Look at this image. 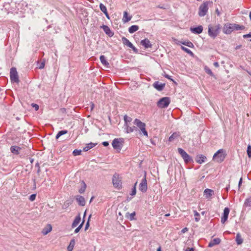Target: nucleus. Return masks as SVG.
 Returning <instances> with one entry per match:
<instances>
[{
  "label": "nucleus",
  "mask_w": 251,
  "mask_h": 251,
  "mask_svg": "<svg viewBox=\"0 0 251 251\" xmlns=\"http://www.w3.org/2000/svg\"><path fill=\"white\" fill-rule=\"evenodd\" d=\"M124 119L125 123V126L129 125V124L131 122L132 118L126 115L124 116Z\"/></svg>",
  "instance_id": "nucleus-31"
},
{
  "label": "nucleus",
  "mask_w": 251,
  "mask_h": 251,
  "mask_svg": "<svg viewBox=\"0 0 251 251\" xmlns=\"http://www.w3.org/2000/svg\"><path fill=\"white\" fill-rule=\"evenodd\" d=\"M190 31L195 34L201 33L203 31V26L202 25H199L196 27H191Z\"/></svg>",
  "instance_id": "nucleus-14"
},
{
  "label": "nucleus",
  "mask_w": 251,
  "mask_h": 251,
  "mask_svg": "<svg viewBox=\"0 0 251 251\" xmlns=\"http://www.w3.org/2000/svg\"><path fill=\"white\" fill-rule=\"evenodd\" d=\"M233 31H234L233 24L226 23L225 24L223 28V31L225 34H229Z\"/></svg>",
  "instance_id": "nucleus-8"
},
{
  "label": "nucleus",
  "mask_w": 251,
  "mask_h": 251,
  "mask_svg": "<svg viewBox=\"0 0 251 251\" xmlns=\"http://www.w3.org/2000/svg\"><path fill=\"white\" fill-rule=\"evenodd\" d=\"M181 49L184 50V51H185L186 52H187L188 54H189V55H190L191 56H194V53H193L192 51H191L189 49L183 47V46H181Z\"/></svg>",
  "instance_id": "nucleus-37"
},
{
  "label": "nucleus",
  "mask_w": 251,
  "mask_h": 251,
  "mask_svg": "<svg viewBox=\"0 0 251 251\" xmlns=\"http://www.w3.org/2000/svg\"><path fill=\"white\" fill-rule=\"evenodd\" d=\"M165 85V83H159L158 81H156L153 84V86L158 91L162 90Z\"/></svg>",
  "instance_id": "nucleus-15"
},
{
  "label": "nucleus",
  "mask_w": 251,
  "mask_h": 251,
  "mask_svg": "<svg viewBox=\"0 0 251 251\" xmlns=\"http://www.w3.org/2000/svg\"><path fill=\"white\" fill-rule=\"evenodd\" d=\"M161 251V248L160 247H159L157 250V251Z\"/></svg>",
  "instance_id": "nucleus-64"
},
{
  "label": "nucleus",
  "mask_w": 251,
  "mask_h": 251,
  "mask_svg": "<svg viewBox=\"0 0 251 251\" xmlns=\"http://www.w3.org/2000/svg\"><path fill=\"white\" fill-rule=\"evenodd\" d=\"M131 19V16H128V13L126 11L124 12V16L123 21L124 23L129 22Z\"/></svg>",
  "instance_id": "nucleus-24"
},
{
  "label": "nucleus",
  "mask_w": 251,
  "mask_h": 251,
  "mask_svg": "<svg viewBox=\"0 0 251 251\" xmlns=\"http://www.w3.org/2000/svg\"><path fill=\"white\" fill-rule=\"evenodd\" d=\"M199 15L200 16H204V3L201 4L200 7Z\"/></svg>",
  "instance_id": "nucleus-39"
},
{
  "label": "nucleus",
  "mask_w": 251,
  "mask_h": 251,
  "mask_svg": "<svg viewBox=\"0 0 251 251\" xmlns=\"http://www.w3.org/2000/svg\"><path fill=\"white\" fill-rule=\"evenodd\" d=\"M134 124L135 125L140 129L144 127H146V124L142 122L140 120L135 119L133 122Z\"/></svg>",
  "instance_id": "nucleus-16"
},
{
  "label": "nucleus",
  "mask_w": 251,
  "mask_h": 251,
  "mask_svg": "<svg viewBox=\"0 0 251 251\" xmlns=\"http://www.w3.org/2000/svg\"><path fill=\"white\" fill-rule=\"evenodd\" d=\"M221 241V239L219 238H214L209 242L208 246V247H212L215 245L219 244Z\"/></svg>",
  "instance_id": "nucleus-17"
},
{
  "label": "nucleus",
  "mask_w": 251,
  "mask_h": 251,
  "mask_svg": "<svg viewBox=\"0 0 251 251\" xmlns=\"http://www.w3.org/2000/svg\"><path fill=\"white\" fill-rule=\"evenodd\" d=\"M170 101V99L169 98L163 97L158 101L157 106L161 108H166L169 105Z\"/></svg>",
  "instance_id": "nucleus-4"
},
{
  "label": "nucleus",
  "mask_w": 251,
  "mask_h": 251,
  "mask_svg": "<svg viewBox=\"0 0 251 251\" xmlns=\"http://www.w3.org/2000/svg\"><path fill=\"white\" fill-rule=\"evenodd\" d=\"M214 194V191L213 190L210 189H205V199L210 200Z\"/></svg>",
  "instance_id": "nucleus-11"
},
{
  "label": "nucleus",
  "mask_w": 251,
  "mask_h": 251,
  "mask_svg": "<svg viewBox=\"0 0 251 251\" xmlns=\"http://www.w3.org/2000/svg\"><path fill=\"white\" fill-rule=\"evenodd\" d=\"M140 131L144 135L148 137V132L146 129V127H144L142 128H141Z\"/></svg>",
  "instance_id": "nucleus-44"
},
{
  "label": "nucleus",
  "mask_w": 251,
  "mask_h": 251,
  "mask_svg": "<svg viewBox=\"0 0 251 251\" xmlns=\"http://www.w3.org/2000/svg\"><path fill=\"white\" fill-rule=\"evenodd\" d=\"M100 60L101 63L104 66H107L109 65V63L106 61V58L104 55H101L100 56Z\"/></svg>",
  "instance_id": "nucleus-32"
},
{
  "label": "nucleus",
  "mask_w": 251,
  "mask_h": 251,
  "mask_svg": "<svg viewBox=\"0 0 251 251\" xmlns=\"http://www.w3.org/2000/svg\"><path fill=\"white\" fill-rule=\"evenodd\" d=\"M36 194H32L29 197V200L31 201H33L35 200V198H36Z\"/></svg>",
  "instance_id": "nucleus-51"
},
{
  "label": "nucleus",
  "mask_w": 251,
  "mask_h": 251,
  "mask_svg": "<svg viewBox=\"0 0 251 251\" xmlns=\"http://www.w3.org/2000/svg\"><path fill=\"white\" fill-rule=\"evenodd\" d=\"M96 145H97V144H94L93 143H90L89 144H87L86 147H85L83 148V151H87L88 150H89L90 149H91L93 148V147H94L95 146H96Z\"/></svg>",
  "instance_id": "nucleus-30"
},
{
  "label": "nucleus",
  "mask_w": 251,
  "mask_h": 251,
  "mask_svg": "<svg viewBox=\"0 0 251 251\" xmlns=\"http://www.w3.org/2000/svg\"><path fill=\"white\" fill-rule=\"evenodd\" d=\"M102 144L104 146V147H107L109 145V143L107 142V141H104L102 143Z\"/></svg>",
  "instance_id": "nucleus-56"
},
{
  "label": "nucleus",
  "mask_w": 251,
  "mask_h": 251,
  "mask_svg": "<svg viewBox=\"0 0 251 251\" xmlns=\"http://www.w3.org/2000/svg\"><path fill=\"white\" fill-rule=\"evenodd\" d=\"M136 215L135 212H133L132 213H129V212L126 213V217L129 219L130 221H132L134 220H135L136 218H135V216Z\"/></svg>",
  "instance_id": "nucleus-27"
},
{
  "label": "nucleus",
  "mask_w": 251,
  "mask_h": 251,
  "mask_svg": "<svg viewBox=\"0 0 251 251\" xmlns=\"http://www.w3.org/2000/svg\"><path fill=\"white\" fill-rule=\"evenodd\" d=\"M68 131L66 130L59 131L56 136V139H58L61 136L67 133Z\"/></svg>",
  "instance_id": "nucleus-38"
},
{
  "label": "nucleus",
  "mask_w": 251,
  "mask_h": 251,
  "mask_svg": "<svg viewBox=\"0 0 251 251\" xmlns=\"http://www.w3.org/2000/svg\"><path fill=\"white\" fill-rule=\"evenodd\" d=\"M233 30H243L245 28L244 26L243 25H239L233 24Z\"/></svg>",
  "instance_id": "nucleus-33"
},
{
  "label": "nucleus",
  "mask_w": 251,
  "mask_h": 251,
  "mask_svg": "<svg viewBox=\"0 0 251 251\" xmlns=\"http://www.w3.org/2000/svg\"><path fill=\"white\" fill-rule=\"evenodd\" d=\"M178 152L180 154L181 157L184 159V161L186 163H189L192 161V158L190 156L182 149L178 148Z\"/></svg>",
  "instance_id": "nucleus-7"
},
{
  "label": "nucleus",
  "mask_w": 251,
  "mask_h": 251,
  "mask_svg": "<svg viewBox=\"0 0 251 251\" xmlns=\"http://www.w3.org/2000/svg\"><path fill=\"white\" fill-rule=\"evenodd\" d=\"M229 213V209L228 207L225 208L223 215L221 218V223L224 224L227 220Z\"/></svg>",
  "instance_id": "nucleus-10"
},
{
  "label": "nucleus",
  "mask_w": 251,
  "mask_h": 251,
  "mask_svg": "<svg viewBox=\"0 0 251 251\" xmlns=\"http://www.w3.org/2000/svg\"><path fill=\"white\" fill-rule=\"evenodd\" d=\"M248 37H251V32H250L249 34H245V35H243V38H248Z\"/></svg>",
  "instance_id": "nucleus-53"
},
{
  "label": "nucleus",
  "mask_w": 251,
  "mask_h": 251,
  "mask_svg": "<svg viewBox=\"0 0 251 251\" xmlns=\"http://www.w3.org/2000/svg\"><path fill=\"white\" fill-rule=\"evenodd\" d=\"M236 241L238 245H241L243 243V239L239 233H237L236 235Z\"/></svg>",
  "instance_id": "nucleus-34"
},
{
  "label": "nucleus",
  "mask_w": 251,
  "mask_h": 251,
  "mask_svg": "<svg viewBox=\"0 0 251 251\" xmlns=\"http://www.w3.org/2000/svg\"><path fill=\"white\" fill-rule=\"evenodd\" d=\"M80 220H81V218H80V215H79L75 218V219L72 225V227L74 228V227H76L78 225V224L80 223Z\"/></svg>",
  "instance_id": "nucleus-21"
},
{
  "label": "nucleus",
  "mask_w": 251,
  "mask_h": 251,
  "mask_svg": "<svg viewBox=\"0 0 251 251\" xmlns=\"http://www.w3.org/2000/svg\"><path fill=\"white\" fill-rule=\"evenodd\" d=\"M139 29V26L136 25H133L129 27L128 32L130 33H133Z\"/></svg>",
  "instance_id": "nucleus-29"
},
{
  "label": "nucleus",
  "mask_w": 251,
  "mask_h": 251,
  "mask_svg": "<svg viewBox=\"0 0 251 251\" xmlns=\"http://www.w3.org/2000/svg\"><path fill=\"white\" fill-rule=\"evenodd\" d=\"M140 44L142 46L144 47L145 49L150 48L152 47V45L150 40L147 38L141 40Z\"/></svg>",
  "instance_id": "nucleus-13"
},
{
  "label": "nucleus",
  "mask_w": 251,
  "mask_h": 251,
  "mask_svg": "<svg viewBox=\"0 0 251 251\" xmlns=\"http://www.w3.org/2000/svg\"><path fill=\"white\" fill-rule=\"evenodd\" d=\"M52 230V227L50 225H48L47 226L44 228L42 230V233L44 235H47Z\"/></svg>",
  "instance_id": "nucleus-25"
},
{
  "label": "nucleus",
  "mask_w": 251,
  "mask_h": 251,
  "mask_svg": "<svg viewBox=\"0 0 251 251\" xmlns=\"http://www.w3.org/2000/svg\"><path fill=\"white\" fill-rule=\"evenodd\" d=\"M197 162L199 163H201L204 162V156L201 155V157H199V159L197 158Z\"/></svg>",
  "instance_id": "nucleus-48"
},
{
  "label": "nucleus",
  "mask_w": 251,
  "mask_h": 251,
  "mask_svg": "<svg viewBox=\"0 0 251 251\" xmlns=\"http://www.w3.org/2000/svg\"><path fill=\"white\" fill-rule=\"evenodd\" d=\"M137 182L135 183L134 186L133 188L132 189L131 192L130 193V195L131 196H134L136 195V185L137 184Z\"/></svg>",
  "instance_id": "nucleus-43"
},
{
  "label": "nucleus",
  "mask_w": 251,
  "mask_h": 251,
  "mask_svg": "<svg viewBox=\"0 0 251 251\" xmlns=\"http://www.w3.org/2000/svg\"><path fill=\"white\" fill-rule=\"evenodd\" d=\"M188 231V228L187 227H184V228H183L181 230V232L182 233H184Z\"/></svg>",
  "instance_id": "nucleus-54"
},
{
  "label": "nucleus",
  "mask_w": 251,
  "mask_h": 251,
  "mask_svg": "<svg viewBox=\"0 0 251 251\" xmlns=\"http://www.w3.org/2000/svg\"><path fill=\"white\" fill-rule=\"evenodd\" d=\"M32 105L33 107H34L35 109V110H38L39 109V106L37 104L32 103Z\"/></svg>",
  "instance_id": "nucleus-52"
},
{
  "label": "nucleus",
  "mask_w": 251,
  "mask_h": 251,
  "mask_svg": "<svg viewBox=\"0 0 251 251\" xmlns=\"http://www.w3.org/2000/svg\"><path fill=\"white\" fill-rule=\"evenodd\" d=\"M91 216V215H90L89 216V218H88V221L87 222L86 224V225H85V230H86L88 227H89V226H90V224H89V220H90V218Z\"/></svg>",
  "instance_id": "nucleus-50"
},
{
  "label": "nucleus",
  "mask_w": 251,
  "mask_h": 251,
  "mask_svg": "<svg viewBox=\"0 0 251 251\" xmlns=\"http://www.w3.org/2000/svg\"><path fill=\"white\" fill-rule=\"evenodd\" d=\"M216 12L218 16H219L220 15V12L219 11L218 9H216Z\"/></svg>",
  "instance_id": "nucleus-63"
},
{
  "label": "nucleus",
  "mask_w": 251,
  "mask_h": 251,
  "mask_svg": "<svg viewBox=\"0 0 251 251\" xmlns=\"http://www.w3.org/2000/svg\"><path fill=\"white\" fill-rule=\"evenodd\" d=\"M86 185L85 184V183H84V187H82L79 190V192L81 194L83 193L84 192L85 189H86Z\"/></svg>",
  "instance_id": "nucleus-49"
},
{
  "label": "nucleus",
  "mask_w": 251,
  "mask_h": 251,
  "mask_svg": "<svg viewBox=\"0 0 251 251\" xmlns=\"http://www.w3.org/2000/svg\"><path fill=\"white\" fill-rule=\"evenodd\" d=\"M226 156V151L224 149L219 150L213 156V159L216 162L221 163L223 162Z\"/></svg>",
  "instance_id": "nucleus-2"
},
{
  "label": "nucleus",
  "mask_w": 251,
  "mask_h": 251,
  "mask_svg": "<svg viewBox=\"0 0 251 251\" xmlns=\"http://www.w3.org/2000/svg\"><path fill=\"white\" fill-rule=\"evenodd\" d=\"M195 219L196 222H198L200 219V215L196 211H194Z\"/></svg>",
  "instance_id": "nucleus-40"
},
{
  "label": "nucleus",
  "mask_w": 251,
  "mask_h": 251,
  "mask_svg": "<svg viewBox=\"0 0 251 251\" xmlns=\"http://www.w3.org/2000/svg\"><path fill=\"white\" fill-rule=\"evenodd\" d=\"M207 4H208V2H205V9H204L205 15L206 14V11H207Z\"/></svg>",
  "instance_id": "nucleus-58"
},
{
  "label": "nucleus",
  "mask_w": 251,
  "mask_h": 251,
  "mask_svg": "<svg viewBox=\"0 0 251 251\" xmlns=\"http://www.w3.org/2000/svg\"><path fill=\"white\" fill-rule=\"evenodd\" d=\"M45 60H43V61L39 64L38 66V68L40 69H42L45 67Z\"/></svg>",
  "instance_id": "nucleus-46"
},
{
  "label": "nucleus",
  "mask_w": 251,
  "mask_h": 251,
  "mask_svg": "<svg viewBox=\"0 0 251 251\" xmlns=\"http://www.w3.org/2000/svg\"><path fill=\"white\" fill-rule=\"evenodd\" d=\"M100 10L104 13V14L105 15L106 17L109 19V15L108 14V12L107 11V8L105 5H104L102 3H100Z\"/></svg>",
  "instance_id": "nucleus-23"
},
{
  "label": "nucleus",
  "mask_w": 251,
  "mask_h": 251,
  "mask_svg": "<svg viewBox=\"0 0 251 251\" xmlns=\"http://www.w3.org/2000/svg\"><path fill=\"white\" fill-rule=\"evenodd\" d=\"M214 65L215 66V67H219V64L218 62H214Z\"/></svg>",
  "instance_id": "nucleus-62"
},
{
  "label": "nucleus",
  "mask_w": 251,
  "mask_h": 251,
  "mask_svg": "<svg viewBox=\"0 0 251 251\" xmlns=\"http://www.w3.org/2000/svg\"><path fill=\"white\" fill-rule=\"evenodd\" d=\"M75 245V240L74 239L70 241L69 245L67 247L68 251H72Z\"/></svg>",
  "instance_id": "nucleus-28"
},
{
  "label": "nucleus",
  "mask_w": 251,
  "mask_h": 251,
  "mask_svg": "<svg viewBox=\"0 0 251 251\" xmlns=\"http://www.w3.org/2000/svg\"><path fill=\"white\" fill-rule=\"evenodd\" d=\"M125 127L126 132L127 133L132 132L134 131H137V127L135 126H131L129 125H128Z\"/></svg>",
  "instance_id": "nucleus-20"
},
{
  "label": "nucleus",
  "mask_w": 251,
  "mask_h": 251,
  "mask_svg": "<svg viewBox=\"0 0 251 251\" xmlns=\"http://www.w3.org/2000/svg\"><path fill=\"white\" fill-rule=\"evenodd\" d=\"M122 40L124 45H126L129 48L132 47V44L126 37L122 38Z\"/></svg>",
  "instance_id": "nucleus-26"
},
{
  "label": "nucleus",
  "mask_w": 251,
  "mask_h": 251,
  "mask_svg": "<svg viewBox=\"0 0 251 251\" xmlns=\"http://www.w3.org/2000/svg\"><path fill=\"white\" fill-rule=\"evenodd\" d=\"M165 77L167 78H168L169 79H170L171 80H173V79L171 78V76H170L168 75H165Z\"/></svg>",
  "instance_id": "nucleus-59"
},
{
  "label": "nucleus",
  "mask_w": 251,
  "mask_h": 251,
  "mask_svg": "<svg viewBox=\"0 0 251 251\" xmlns=\"http://www.w3.org/2000/svg\"><path fill=\"white\" fill-rule=\"evenodd\" d=\"M205 71L208 74H209V75H211V76H213V74L212 72V71L208 68L206 67L205 66Z\"/></svg>",
  "instance_id": "nucleus-47"
},
{
  "label": "nucleus",
  "mask_w": 251,
  "mask_h": 251,
  "mask_svg": "<svg viewBox=\"0 0 251 251\" xmlns=\"http://www.w3.org/2000/svg\"><path fill=\"white\" fill-rule=\"evenodd\" d=\"M247 153L248 156L251 158V146L249 145L247 148Z\"/></svg>",
  "instance_id": "nucleus-45"
},
{
  "label": "nucleus",
  "mask_w": 251,
  "mask_h": 251,
  "mask_svg": "<svg viewBox=\"0 0 251 251\" xmlns=\"http://www.w3.org/2000/svg\"><path fill=\"white\" fill-rule=\"evenodd\" d=\"M94 107H95V104L91 102V111L93 110Z\"/></svg>",
  "instance_id": "nucleus-60"
},
{
  "label": "nucleus",
  "mask_w": 251,
  "mask_h": 251,
  "mask_svg": "<svg viewBox=\"0 0 251 251\" xmlns=\"http://www.w3.org/2000/svg\"><path fill=\"white\" fill-rule=\"evenodd\" d=\"M179 136H180V134H179V132H174L169 138V141L173 142L175 139H177Z\"/></svg>",
  "instance_id": "nucleus-22"
},
{
  "label": "nucleus",
  "mask_w": 251,
  "mask_h": 251,
  "mask_svg": "<svg viewBox=\"0 0 251 251\" xmlns=\"http://www.w3.org/2000/svg\"><path fill=\"white\" fill-rule=\"evenodd\" d=\"M130 48L132 49L134 52H138V50L133 45H132V47Z\"/></svg>",
  "instance_id": "nucleus-57"
},
{
  "label": "nucleus",
  "mask_w": 251,
  "mask_h": 251,
  "mask_svg": "<svg viewBox=\"0 0 251 251\" xmlns=\"http://www.w3.org/2000/svg\"><path fill=\"white\" fill-rule=\"evenodd\" d=\"M81 150H75L73 152V154L74 155V156H77V155H79L81 154Z\"/></svg>",
  "instance_id": "nucleus-41"
},
{
  "label": "nucleus",
  "mask_w": 251,
  "mask_h": 251,
  "mask_svg": "<svg viewBox=\"0 0 251 251\" xmlns=\"http://www.w3.org/2000/svg\"><path fill=\"white\" fill-rule=\"evenodd\" d=\"M180 43L182 45L186 46L188 47L193 48H194V45L192 42L189 41H184V42H180Z\"/></svg>",
  "instance_id": "nucleus-36"
},
{
  "label": "nucleus",
  "mask_w": 251,
  "mask_h": 251,
  "mask_svg": "<svg viewBox=\"0 0 251 251\" xmlns=\"http://www.w3.org/2000/svg\"><path fill=\"white\" fill-rule=\"evenodd\" d=\"M21 150V148L16 146H13L10 148V151L12 153L14 154L18 155L19 154V151Z\"/></svg>",
  "instance_id": "nucleus-19"
},
{
  "label": "nucleus",
  "mask_w": 251,
  "mask_h": 251,
  "mask_svg": "<svg viewBox=\"0 0 251 251\" xmlns=\"http://www.w3.org/2000/svg\"><path fill=\"white\" fill-rule=\"evenodd\" d=\"M76 200L78 204L81 206H84L85 204V201L84 198L81 196H77L76 197Z\"/></svg>",
  "instance_id": "nucleus-18"
},
{
  "label": "nucleus",
  "mask_w": 251,
  "mask_h": 251,
  "mask_svg": "<svg viewBox=\"0 0 251 251\" xmlns=\"http://www.w3.org/2000/svg\"><path fill=\"white\" fill-rule=\"evenodd\" d=\"M10 77L12 82L18 83L19 82V76L16 69L12 67L10 69Z\"/></svg>",
  "instance_id": "nucleus-6"
},
{
  "label": "nucleus",
  "mask_w": 251,
  "mask_h": 251,
  "mask_svg": "<svg viewBox=\"0 0 251 251\" xmlns=\"http://www.w3.org/2000/svg\"><path fill=\"white\" fill-rule=\"evenodd\" d=\"M112 183L115 188L119 190L122 188L121 180L118 174H115L113 175L112 177Z\"/></svg>",
  "instance_id": "nucleus-5"
},
{
  "label": "nucleus",
  "mask_w": 251,
  "mask_h": 251,
  "mask_svg": "<svg viewBox=\"0 0 251 251\" xmlns=\"http://www.w3.org/2000/svg\"><path fill=\"white\" fill-rule=\"evenodd\" d=\"M147 181L145 175L139 185V190L141 192L145 193L147 191Z\"/></svg>",
  "instance_id": "nucleus-9"
},
{
  "label": "nucleus",
  "mask_w": 251,
  "mask_h": 251,
  "mask_svg": "<svg viewBox=\"0 0 251 251\" xmlns=\"http://www.w3.org/2000/svg\"><path fill=\"white\" fill-rule=\"evenodd\" d=\"M244 206L246 207H251V196L245 200Z\"/></svg>",
  "instance_id": "nucleus-35"
},
{
  "label": "nucleus",
  "mask_w": 251,
  "mask_h": 251,
  "mask_svg": "<svg viewBox=\"0 0 251 251\" xmlns=\"http://www.w3.org/2000/svg\"><path fill=\"white\" fill-rule=\"evenodd\" d=\"M84 222V221L83 220L82 222V223L75 230V233H78L80 229L83 226V223Z\"/></svg>",
  "instance_id": "nucleus-42"
},
{
  "label": "nucleus",
  "mask_w": 251,
  "mask_h": 251,
  "mask_svg": "<svg viewBox=\"0 0 251 251\" xmlns=\"http://www.w3.org/2000/svg\"><path fill=\"white\" fill-rule=\"evenodd\" d=\"M220 29L221 25L220 24L209 25L208 30V35L210 37L214 39L219 34Z\"/></svg>",
  "instance_id": "nucleus-1"
},
{
  "label": "nucleus",
  "mask_w": 251,
  "mask_h": 251,
  "mask_svg": "<svg viewBox=\"0 0 251 251\" xmlns=\"http://www.w3.org/2000/svg\"><path fill=\"white\" fill-rule=\"evenodd\" d=\"M242 183V178L241 177L240 179L239 182V184H238L239 187L240 186V185H241Z\"/></svg>",
  "instance_id": "nucleus-61"
},
{
  "label": "nucleus",
  "mask_w": 251,
  "mask_h": 251,
  "mask_svg": "<svg viewBox=\"0 0 251 251\" xmlns=\"http://www.w3.org/2000/svg\"><path fill=\"white\" fill-rule=\"evenodd\" d=\"M185 251H194V249L193 248L187 247Z\"/></svg>",
  "instance_id": "nucleus-55"
},
{
  "label": "nucleus",
  "mask_w": 251,
  "mask_h": 251,
  "mask_svg": "<svg viewBox=\"0 0 251 251\" xmlns=\"http://www.w3.org/2000/svg\"><path fill=\"white\" fill-rule=\"evenodd\" d=\"M123 142L124 139L123 138H115L113 140L112 145L115 150L120 152L122 148Z\"/></svg>",
  "instance_id": "nucleus-3"
},
{
  "label": "nucleus",
  "mask_w": 251,
  "mask_h": 251,
  "mask_svg": "<svg viewBox=\"0 0 251 251\" xmlns=\"http://www.w3.org/2000/svg\"><path fill=\"white\" fill-rule=\"evenodd\" d=\"M101 27L103 29L105 33L110 37H112L114 35V33L111 30L110 28L106 25H103L101 26Z\"/></svg>",
  "instance_id": "nucleus-12"
}]
</instances>
